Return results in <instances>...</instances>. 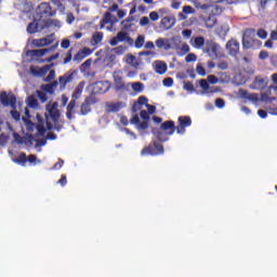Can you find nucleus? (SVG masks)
I'll use <instances>...</instances> for the list:
<instances>
[{"mask_svg": "<svg viewBox=\"0 0 277 277\" xmlns=\"http://www.w3.org/2000/svg\"><path fill=\"white\" fill-rule=\"evenodd\" d=\"M45 109L48 111L45 120L40 116V114H37V124L23 117L24 122H26L27 131L31 132L34 129H37L38 133L42 136L47 131H53L54 129V131L60 133V131L64 129V121H60L62 114L60 113V109H57V104H48Z\"/></svg>", "mask_w": 277, "mask_h": 277, "instance_id": "obj_1", "label": "nucleus"}, {"mask_svg": "<svg viewBox=\"0 0 277 277\" xmlns=\"http://www.w3.org/2000/svg\"><path fill=\"white\" fill-rule=\"evenodd\" d=\"M57 14V11L53 10L51 3L42 2L37 8V16L39 18L34 19L32 23L28 24V34H38L44 31V29H51V27H61L58 19H51Z\"/></svg>", "mask_w": 277, "mask_h": 277, "instance_id": "obj_2", "label": "nucleus"}, {"mask_svg": "<svg viewBox=\"0 0 277 277\" xmlns=\"http://www.w3.org/2000/svg\"><path fill=\"white\" fill-rule=\"evenodd\" d=\"M177 126L174 124V121L167 120L161 123V130L168 131V135H174V131L179 135H185V131L187 128L192 127V117L189 116H180L177 118Z\"/></svg>", "mask_w": 277, "mask_h": 277, "instance_id": "obj_3", "label": "nucleus"}, {"mask_svg": "<svg viewBox=\"0 0 277 277\" xmlns=\"http://www.w3.org/2000/svg\"><path fill=\"white\" fill-rule=\"evenodd\" d=\"M74 79L75 71H67L58 78V81L54 80L51 83L42 84L41 90L43 92H47L48 94H55V89L57 88V85H60V90H66V85H68V83H72Z\"/></svg>", "mask_w": 277, "mask_h": 277, "instance_id": "obj_4", "label": "nucleus"}, {"mask_svg": "<svg viewBox=\"0 0 277 277\" xmlns=\"http://www.w3.org/2000/svg\"><path fill=\"white\" fill-rule=\"evenodd\" d=\"M182 42L181 37H173L171 39L158 38L156 40V47L158 49H163L164 51H170L171 49H173V51H179Z\"/></svg>", "mask_w": 277, "mask_h": 277, "instance_id": "obj_5", "label": "nucleus"}, {"mask_svg": "<svg viewBox=\"0 0 277 277\" xmlns=\"http://www.w3.org/2000/svg\"><path fill=\"white\" fill-rule=\"evenodd\" d=\"M163 153H166L163 145L157 141H153L141 150V157H157V155H163Z\"/></svg>", "mask_w": 277, "mask_h": 277, "instance_id": "obj_6", "label": "nucleus"}, {"mask_svg": "<svg viewBox=\"0 0 277 277\" xmlns=\"http://www.w3.org/2000/svg\"><path fill=\"white\" fill-rule=\"evenodd\" d=\"M255 38L256 30H254L253 28L246 29L242 36V48L252 49L253 47H256V44H261V41Z\"/></svg>", "mask_w": 277, "mask_h": 277, "instance_id": "obj_7", "label": "nucleus"}, {"mask_svg": "<svg viewBox=\"0 0 277 277\" xmlns=\"http://www.w3.org/2000/svg\"><path fill=\"white\" fill-rule=\"evenodd\" d=\"M203 53H207L211 60H217V57H220V44L213 41H207Z\"/></svg>", "mask_w": 277, "mask_h": 277, "instance_id": "obj_8", "label": "nucleus"}, {"mask_svg": "<svg viewBox=\"0 0 277 277\" xmlns=\"http://www.w3.org/2000/svg\"><path fill=\"white\" fill-rule=\"evenodd\" d=\"M0 103L3 107H12L13 109L16 107V95L9 94L5 91L0 93Z\"/></svg>", "mask_w": 277, "mask_h": 277, "instance_id": "obj_9", "label": "nucleus"}, {"mask_svg": "<svg viewBox=\"0 0 277 277\" xmlns=\"http://www.w3.org/2000/svg\"><path fill=\"white\" fill-rule=\"evenodd\" d=\"M96 97L93 95H90L84 98V102L80 105V115L81 116H88L90 111H92V105H95Z\"/></svg>", "mask_w": 277, "mask_h": 277, "instance_id": "obj_10", "label": "nucleus"}, {"mask_svg": "<svg viewBox=\"0 0 277 277\" xmlns=\"http://www.w3.org/2000/svg\"><path fill=\"white\" fill-rule=\"evenodd\" d=\"M109 88H111L109 81H97L92 84V94H105L109 92Z\"/></svg>", "mask_w": 277, "mask_h": 277, "instance_id": "obj_11", "label": "nucleus"}, {"mask_svg": "<svg viewBox=\"0 0 277 277\" xmlns=\"http://www.w3.org/2000/svg\"><path fill=\"white\" fill-rule=\"evenodd\" d=\"M239 42L237 39L232 38L230 40L227 41L225 49L228 52V55L232 57H237L239 55Z\"/></svg>", "mask_w": 277, "mask_h": 277, "instance_id": "obj_12", "label": "nucleus"}, {"mask_svg": "<svg viewBox=\"0 0 277 277\" xmlns=\"http://www.w3.org/2000/svg\"><path fill=\"white\" fill-rule=\"evenodd\" d=\"M114 83H115L114 89L116 90V92H122V90H129V87L131 85V83L126 84L124 80L119 75H114Z\"/></svg>", "mask_w": 277, "mask_h": 277, "instance_id": "obj_13", "label": "nucleus"}, {"mask_svg": "<svg viewBox=\"0 0 277 277\" xmlns=\"http://www.w3.org/2000/svg\"><path fill=\"white\" fill-rule=\"evenodd\" d=\"M127 40H131L129 34H127L126 31H119L116 37L110 39L109 44L110 47H117L118 42H124Z\"/></svg>", "mask_w": 277, "mask_h": 277, "instance_id": "obj_14", "label": "nucleus"}, {"mask_svg": "<svg viewBox=\"0 0 277 277\" xmlns=\"http://www.w3.org/2000/svg\"><path fill=\"white\" fill-rule=\"evenodd\" d=\"M52 66L53 64L44 65L43 67L30 66V72L31 75H35V76L44 77V75H47V72L51 70Z\"/></svg>", "mask_w": 277, "mask_h": 277, "instance_id": "obj_15", "label": "nucleus"}, {"mask_svg": "<svg viewBox=\"0 0 277 277\" xmlns=\"http://www.w3.org/2000/svg\"><path fill=\"white\" fill-rule=\"evenodd\" d=\"M55 49H57V44L52 45L50 49L31 50L30 55L32 57H44L47 53H51V51H55Z\"/></svg>", "mask_w": 277, "mask_h": 277, "instance_id": "obj_16", "label": "nucleus"}, {"mask_svg": "<svg viewBox=\"0 0 277 277\" xmlns=\"http://www.w3.org/2000/svg\"><path fill=\"white\" fill-rule=\"evenodd\" d=\"M168 131L170 130H161V126H160V129L157 131H153V133L159 142H168V140L170 138V135H172V134H168Z\"/></svg>", "mask_w": 277, "mask_h": 277, "instance_id": "obj_17", "label": "nucleus"}, {"mask_svg": "<svg viewBox=\"0 0 277 277\" xmlns=\"http://www.w3.org/2000/svg\"><path fill=\"white\" fill-rule=\"evenodd\" d=\"M253 90H265L267 88V82L261 76H256L253 81Z\"/></svg>", "mask_w": 277, "mask_h": 277, "instance_id": "obj_18", "label": "nucleus"}, {"mask_svg": "<svg viewBox=\"0 0 277 277\" xmlns=\"http://www.w3.org/2000/svg\"><path fill=\"white\" fill-rule=\"evenodd\" d=\"M239 94L241 98H245L246 101H252L253 103H256V101H259V94L256 93H250L246 90H240Z\"/></svg>", "mask_w": 277, "mask_h": 277, "instance_id": "obj_19", "label": "nucleus"}, {"mask_svg": "<svg viewBox=\"0 0 277 277\" xmlns=\"http://www.w3.org/2000/svg\"><path fill=\"white\" fill-rule=\"evenodd\" d=\"M83 88H85V82L81 81L79 82V84L76 87L71 98H74L75 101H78V98H81V94L83 93Z\"/></svg>", "mask_w": 277, "mask_h": 277, "instance_id": "obj_20", "label": "nucleus"}, {"mask_svg": "<svg viewBox=\"0 0 277 277\" xmlns=\"http://www.w3.org/2000/svg\"><path fill=\"white\" fill-rule=\"evenodd\" d=\"M127 105L122 102H117L108 105V111H111L113 114H118L120 109H124Z\"/></svg>", "mask_w": 277, "mask_h": 277, "instance_id": "obj_21", "label": "nucleus"}, {"mask_svg": "<svg viewBox=\"0 0 277 277\" xmlns=\"http://www.w3.org/2000/svg\"><path fill=\"white\" fill-rule=\"evenodd\" d=\"M77 106V100L71 98V101L67 105L66 118L68 120H72V111H75V107Z\"/></svg>", "mask_w": 277, "mask_h": 277, "instance_id": "obj_22", "label": "nucleus"}, {"mask_svg": "<svg viewBox=\"0 0 277 277\" xmlns=\"http://www.w3.org/2000/svg\"><path fill=\"white\" fill-rule=\"evenodd\" d=\"M155 70L157 75H166L168 65L161 61L156 62Z\"/></svg>", "mask_w": 277, "mask_h": 277, "instance_id": "obj_23", "label": "nucleus"}, {"mask_svg": "<svg viewBox=\"0 0 277 277\" xmlns=\"http://www.w3.org/2000/svg\"><path fill=\"white\" fill-rule=\"evenodd\" d=\"M160 24L164 29H172V27H174V18L166 16L161 19Z\"/></svg>", "mask_w": 277, "mask_h": 277, "instance_id": "obj_24", "label": "nucleus"}, {"mask_svg": "<svg viewBox=\"0 0 277 277\" xmlns=\"http://www.w3.org/2000/svg\"><path fill=\"white\" fill-rule=\"evenodd\" d=\"M101 42H103V32L102 31L94 32L91 38L92 47H96L97 44H101Z\"/></svg>", "mask_w": 277, "mask_h": 277, "instance_id": "obj_25", "label": "nucleus"}, {"mask_svg": "<svg viewBox=\"0 0 277 277\" xmlns=\"http://www.w3.org/2000/svg\"><path fill=\"white\" fill-rule=\"evenodd\" d=\"M140 105H148V97L140 96L137 98V102L133 104L132 110L137 111V109H140Z\"/></svg>", "mask_w": 277, "mask_h": 277, "instance_id": "obj_26", "label": "nucleus"}, {"mask_svg": "<svg viewBox=\"0 0 277 277\" xmlns=\"http://www.w3.org/2000/svg\"><path fill=\"white\" fill-rule=\"evenodd\" d=\"M28 107H30L31 109H38V100L36 98V96L34 95H30L27 97V101H26Z\"/></svg>", "mask_w": 277, "mask_h": 277, "instance_id": "obj_27", "label": "nucleus"}, {"mask_svg": "<svg viewBox=\"0 0 277 277\" xmlns=\"http://www.w3.org/2000/svg\"><path fill=\"white\" fill-rule=\"evenodd\" d=\"M32 44L35 47H47V44H51V40L49 38L35 39Z\"/></svg>", "mask_w": 277, "mask_h": 277, "instance_id": "obj_28", "label": "nucleus"}, {"mask_svg": "<svg viewBox=\"0 0 277 277\" xmlns=\"http://www.w3.org/2000/svg\"><path fill=\"white\" fill-rule=\"evenodd\" d=\"M133 92H136V94H141V92H144V83L142 82H132L130 83Z\"/></svg>", "mask_w": 277, "mask_h": 277, "instance_id": "obj_29", "label": "nucleus"}, {"mask_svg": "<svg viewBox=\"0 0 277 277\" xmlns=\"http://www.w3.org/2000/svg\"><path fill=\"white\" fill-rule=\"evenodd\" d=\"M109 23H114V21H111V13L106 12L101 19V27H105V25H109Z\"/></svg>", "mask_w": 277, "mask_h": 277, "instance_id": "obj_30", "label": "nucleus"}, {"mask_svg": "<svg viewBox=\"0 0 277 277\" xmlns=\"http://www.w3.org/2000/svg\"><path fill=\"white\" fill-rule=\"evenodd\" d=\"M193 47H195V49H202V47H205V37H196Z\"/></svg>", "mask_w": 277, "mask_h": 277, "instance_id": "obj_31", "label": "nucleus"}, {"mask_svg": "<svg viewBox=\"0 0 277 277\" xmlns=\"http://www.w3.org/2000/svg\"><path fill=\"white\" fill-rule=\"evenodd\" d=\"M14 162L18 163L19 166H25V163H27V154H19V156L14 159Z\"/></svg>", "mask_w": 277, "mask_h": 277, "instance_id": "obj_32", "label": "nucleus"}, {"mask_svg": "<svg viewBox=\"0 0 277 277\" xmlns=\"http://www.w3.org/2000/svg\"><path fill=\"white\" fill-rule=\"evenodd\" d=\"M37 96L40 101V103H47V101H49V96H47V92L45 91H37Z\"/></svg>", "mask_w": 277, "mask_h": 277, "instance_id": "obj_33", "label": "nucleus"}, {"mask_svg": "<svg viewBox=\"0 0 277 277\" xmlns=\"http://www.w3.org/2000/svg\"><path fill=\"white\" fill-rule=\"evenodd\" d=\"M188 52H189V44L187 43H183L182 45H180V49L177 51L179 55H187Z\"/></svg>", "mask_w": 277, "mask_h": 277, "instance_id": "obj_34", "label": "nucleus"}, {"mask_svg": "<svg viewBox=\"0 0 277 277\" xmlns=\"http://www.w3.org/2000/svg\"><path fill=\"white\" fill-rule=\"evenodd\" d=\"M144 42H145V38L144 36L140 35L136 40H135V43H134V47L136 49H142V47H144Z\"/></svg>", "mask_w": 277, "mask_h": 277, "instance_id": "obj_35", "label": "nucleus"}, {"mask_svg": "<svg viewBox=\"0 0 277 277\" xmlns=\"http://www.w3.org/2000/svg\"><path fill=\"white\" fill-rule=\"evenodd\" d=\"M72 60L74 62H77V64H79V62H83V60H85V55H83V52L79 50L78 53L75 54Z\"/></svg>", "mask_w": 277, "mask_h": 277, "instance_id": "obj_36", "label": "nucleus"}, {"mask_svg": "<svg viewBox=\"0 0 277 277\" xmlns=\"http://www.w3.org/2000/svg\"><path fill=\"white\" fill-rule=\"evenodd\" d=\"M162 83L166 88H172L174 85V79L172 77L164 78Z\"/></svg>", "mask_w": 277, "mask_h": 277, "instance_id": "obj_37", "label": "nucleus"}, {"mask_svg": "<svg viewBox=\"0 0 277 277\" xmlns=\"http://www.w3.org/2000/svg\"><path fill=\"white\" fill-rule=\"evenodd\" d=\"M71 61H72V49L68 50V52L66 53L63 64H70Z\"/></svg>", "mask_w": 277, "mask_h": 277, "instance_id": "obj_38", "label": "nucleus"}, {"mask_svg": "<svg viewBox=\"0 0 277 277\" xmlns=\"http://www.w3.org/2000/svg\"><path fill=\"white\" fill-rule=\"evenodd\" d=\"M131 60V66H133V68H140V65L142 64V62L137 61V58L133 55L130 56Z\"/></svg>", "mask_w": 277, "mask_h": 277, "instance_id": "obj_39", "label": "nucleus"}, {"mask_svg": "<svg viewBox=\"0 0 277 277\" xmlns=\"http://www.w3.org/2000/svg\"><path fill=\"white\" fill-rule=\"evenodd\" d=\"M197 74L200 75V77H205L207 75V70L201 64H198L196 67Z\"/></svg>", "mask_w": 277, "mask_h": 277, "instance_id": "obj_40", "label": "nucleus"}, {"mask_svg": "<svg viewBox=\"0 0 277 277\" xmlns=\"http://www.w3.org/2000/svg\"><path fill=\"white\" fill-rule=\"evenodd\" d=\"M55 79V70H50L49 75L43 79L45 83H49V81H53Z\"/></svg>", "mask_w": 277, "mask_h": 277, "instance_id": "obj_41", "label": "nucleus"}, {"mask_svg": "<svg viewBox=\"0 0 277 277\" xmlns=\"http://www.w3.org/2000/svg\"><path fill=\"white\" fill-rule=\"evenodd\" d=\"M225 105H226V102H224V98L215 100V107H217L219 109H224Z\"/></svg>", "mask_w": 277, "mask_h": 277, "instance_id": "obj_42", "label": "nucleus"}, {"mask_svg": "<svg viewBox=\"0 0 277 277\" xmlns=\"http://www.w3.org/2000/svg\"><path fill=\"white\" fill-rule=\"evenodd\" d=\"M14 141L16 144H24L25 143V137L21 136L18 133L13 134Z\"/></svg>", "mask_w": 277, "mask_h": 277, "instance_id": "obj_43", "label": "nucleus"}, {"mask_svg": "<svg viewBox=\"0 0 277 277\" xmlns=\"http://www.w3.org/2000/svg\"><path fill=\"white\" fill-rule=\"evenodd\" d=\"M57 184L61 185L62 187H66L68 184V180L66 177V174H63L61 179L57 181Z\"/></svg>", "mask_w": 277, "mask_h": 277, "instance_id": "obj_44", "label": "nucleus"}, {"mask_svg": "<svg viewBox=\"0 0 277 277\" xmlns=\"http://www.w3.org/2000/svg\"><path fill=\"white\" fill-rule=\"evenodd\" d=\"M196 60H198V56H196V54L194 53H189L186 57H185V62H187V64L192 63V62H196Z\"/></svg>", "mask_w": 277, "mask_h": 277, "instance_id": "obj_45", "label": "nucleus"}, {"mask_svg": "<svg viewBox=\"0 0 277 277\" xmlns=\"http://www.w3.org/2000/svg\"><path fill=\"white\" fill-rule=\"evenodd\" d=\"M184 90L187 92H194V83H192V81L184 82Z\"/></svg>", "mask_w": 277, "mask_h": 277, "instance_id": "obj_46", "label": "nucleus"}, {"mask_svg": "<svg viewBox=\"0 0 277 277\" xmlns=\"http://www.w3.org/2000/svg\"><path fill=\"white\" fill-rule=\"evenodd\" d=\"M199 85H200V88H202V90H205L206 92H208V90H209V81H207V80H205V79H201L200 81H199Z\"/></svg>", "mask_w": 277, "mask_h": 277, "instance_id": "obj_47", "label": "nucleus"}, {"mask_svg": "<svg viewBox=\"0 0 277 277\" xmlns=\"http://www.w3.org/2000/svg\"><path fill=\"white\" fill-rule=\"evenodd\" d=\"M62 168H64V160L60 158L58 161L53 166L52 170H62Z\"/></svg>", "mask_w": 277, "mask_h": 277, "instance_id": "obj_48", "label": "nucleus"}, {"mask_svg": "<svg viewBox=\"0 0 277 277\" xmlns=\"http://www.w3.org/2000/svg\"><path fill=\"white\" fill-rule=\"evenodd\" d=\"M219 81L220 79H217V77H215L214 75L208 76V82L211 83L212 85H215V83H217Z\"/></svg>", "mask_w": 277, "mask_h": 277, "instance_id": "obj_49", "label": "nucleus"}, {"mask_svg": "<svg viewBox=\"0 0 277 277\" xmlns=\"http://www.w3.org/2000/svg\"><path fill=\"white\" fill-rule=\"evenodd\" d=\"M137 129L140 131H146V129H148V121H140V123L137 124Z\"/></svg>", "mask_w": 277, "mask_h": 277, "instance_id": "obj_50", "label": "nucleus"}, {"mask_svg": "<svg viewBox=\"0 0 277 277\" xmlns=\"http://www.w3.org/2000/svg\"><path fill=\"white\" fill-rule=\"evenodd\" d=\"M140 116H141L142 120H144V121L150 120V116L148 115V111H146V110H141Z\"/></svg>", "mask_w": 277, "mask_h": 277, "instance_id": "obj_51", "label": "nucleus"}, {"mask_svg": "<svg viewBox=\"0 0 277 277\" xmlns=\"http://www.w3.org/2000/svg\"><path fill=\"white\" fill-rule=\"evenodd\" d=\"M194 12H196V11L192 8V5L183 6V13H185V14H194Z\"/></svg>", "mask_w": 277, "mask_h": 277, "instance_id": "obj_52", "label": "nucleus"}, {"mask_svg": "<svg viewBox=\"0 0 277 277\" xmlns=\"http://www.w3.org/2000/svg\"><path fill=\"white\" fill-rule=\"evenodd\" d=\"M149 23H150V19L146 16H143L140 21L141 27H146V25H149Z\"/></svg>", "mask_w": 277, "mask_h": 277, "instance_id": "obj_53", "label": "nucleus"}, {"mask_svg": "<svg viewBox=\"0 0 277 277\" xmlns=\"http://www.w3.org/2000/svg\"><path fill=\"white\" fill-rule=\"evenodd\" d=\"M90 66H92V58H89L81 64V68H83L84 70H87V68H90Z\"/></svg>", "mask_w": 277, "mask_h": 277, "instance_id": "obj_54", "label": "nucleus"}, {"mask_svg": "<svg viewBox=\"0 0 277 277\" xmlns=\"http://www.w3.org/2000/svg\"><path fill=\"white\" fill-rule=\"evenodd\" d=\"M262 101H265L266 103H274V101H276V97H269L267 94L263 93Z\"/></svg>", "mask_w": 277, "mask_h": 277, "instance_id": "obj_55", "label": "nucleus"}, {"mask_svg": "<svg viewBox=\"0 0 277 277\" xmlns=\"http://www.w3.org/2000/svg\"><path fill=\"white\" fill-rule=\"evenodd\" d=\"M258 36L262 39L265 40L267 38V31L265 29H259L258 30Z\"/></svg>", "mask_w": 277, "mask_h": 277, "instance_id": "obj_56", "label": "nucleus"}, {"mask_svg": "<svg viewBox=\"0 0 277 277\" xmlns=\"http://www.w3.org/2000/svg\"><path fill=\"white\" fill-rule=\"evenodd\" d=\"M80 52H82V55H84V57H89V55L93 53L92 49L90 48H83L82 50H80Z\"/></svg>", "mask_w": 277, "mask_h": 277, "instance_id": "obj_57", "label": "nucleus"}, {"mask_svg": "<svg viewBox=\"0 0 277 277\" xmlns=\"http://www.w3.org/2000/svg\"><path fill=\"white\" fill-rule=\"evenodd\" d=\"M61 47H62V49H69V48H70V40L64 39V40L61 42Z\"/></svg>", "mask_w": 277, "mask_h": 277, "instance_id": "obj_58", "label": "nucleus"}, {"mask_svg": "<svg viewBox=\"0 0 277 277\" xmlns=\"http://www.w3.org/2000/svg\"><path fill=\"white\" fill-rule=\"evenodd\" d=\"M148 114H155L157 111V107L155 105L146 104Z\"/></svg>", "mask_w": 277, "mask_h": 277, "instance_id": "obj_59", "label": "nucleus"}, {"mask_svg": "<svg viewBox=\"0 0 277 277\" xmlns=\"http://www.w3.org/2000/svg\"><path fill=\"white\" fill-rule=\"evenodd\" d=\"M150 21H159V13L153 11L149 13Z\"/></svg>", "mask_w": 277, "mask_h": 277, "instance_id": "obj_60", "label": "nucleus"}, {"mask_svg": "<svg viewBox=\"0 0 277 277\" xmlns=\"http://www.w3.org/2000/svg\"><path fill=\"white\" fill-rule=\"evenodd\" d=\"M11 116L14 120H21V113L18 110H11Z\"/></svg>", "mask_w": 277, "mask_h": 277, "instance_id": "obj_61", "label": "nucleus"}, {"mask_svg": "<svg viewBox=\"0 0 277 277\" xmlns=\"http://www.w3.org/2000/svg\"><path fill=\"white\" fill-rule=\"evenodd\" d=\"M131 124H136V127L140 124V116L134 115L133 118L130 120Z\"/></svg>", "mask_w": 277, "mask_h": 277, "instance_id": "obj_62", "label": "nucleus"}, {"mask_svg": "<svg viewBox=\"0 0 277 277\" xmlns=\"http://www.w3.org/2000/svg\"><path fill=\"white\" fill-rule=\"evenodd\" d=\"M259 57L260 60H267V57H269V53L267 51H261Z\"/></svg>", "mask_w": 277, "mask_h": 277, "instance_id": "obj_63", "label": "nucleus"}, {"mask_svg": "<svg viewBox=\"0 0 277 277\" xmlns=\"http://www.w3.org/2000/svg\"><path fill=\"white\" fill-rule=\"evenodd\" d=\"M258 116H260V118L265 119V118H267V113L263 109H259L258 110Z\"/></svg>", "mask_w": 277, "mask_h": 277, "instance_id": "obj_64", "label": "nucleus"}]
</instances>
